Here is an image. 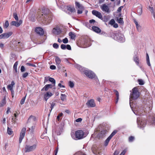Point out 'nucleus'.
I'll return each instance as SVG.
<instances>
[{
	"label": "nucleus",
	"mask_w": 155,
	"mask_h": 155,
	"mask_svg": "<svg viewBox=\"0 0 155 155\" xmlns=\"http://www.w3.org/2000/svg\"><path fill=\"white\" fill-rule=\"evenodd\" d=\"M115 22L114 20L113 19H112L110 21L109 24L111 25H113L115 23Z\"/></svg>",
	"instance_id": "3c124183"
},
{
	"label": "nucleus",
	"mask_w": 155,
	"mask_h": 155,
	"mask_svg": "<svg viewBox=\"0 0 155 155\" xmlns=\"http://www.w3.org/2000/svg\"><path fill=\"white\" fill-rule=\"evenodd\" d=\"M7 132L8 134L11 135L13 133V131H12V130L11 128L8 127Z\"/></svg>",
	"instance_id": "4c0bfd02"
},
{
	"label": "nucleus",
	"mask_w": 155,
	"mask_h": 155,
	"mask_svg": "<svg viewBox=\"0 0 155 155\" xmlns=\"http://www.w3.org/2000/svg\"><path fill=\"white\" fill-rule=\"evenodd\" d=\"M13 16L16 21H18V18L17 15L16 13H14L13 14Z\"/></svg>",
	"instance_id": "58836bf2"
},
{
	"label": "nucleus",
	"mask_w": 155,
	"mask_h": 155,
	"mask_svg": "<svg viewBox=\"0 0 155 155\" xmlns=\"http://www.w3.org/2000/svg\"><path fill=\"white\" fill-rule=\"evenodd\" d=\"M22 23V21L20 20L18 22L15 21H12L11 24V25L15 26L16 27H18L20 26Z\"/></svg>",
	"instance_id": "2eb2a0df"
},
{
	"label": "nucleus",
	"mask_w": 155,
	"mask_h": 155,
	"mask_svg": "<svg viewBox=\"0 0 155 155\" xmlns=\"http://www.w3.org/2000/svg\"><path fill=\"white\" fill-rule=\"evenodd\" d=\"M36 120V117L34 116H31L28 120V122H31L33 123V125L30 128H29L28 130L31 133H32L35 129V125L34 124Z\"/></svg>",
	"instance_id": "0eeeda50"
},
{
	"label": "nucleus",
	"mask_w": 155,
	"mask_h": 155,
	"mask_svg": "<svg viewBox=\"0 0 155 155\" xmlns=\"http://www.w3.org/2000/svg\"><path fill=\"white\" fill-rule=\"evenodd\" d=\"M117 131L116 130L114 131L111 134L109 137L110 138H111L112 137L115 135L117 133Z\"/></svg>",
	"instance_id": "a19ab883"
},
{
	"label": "nucleus",
	"mask_w": 155,
	"mask_h": 155,
	"mask_svg": "<svg viewBox=\"0 0 155 155\" xmlns=\"http://www.w3.org/2000/svg\"><path fill=\"white\" fill-rule=\"evenodd\" d=\"M137 123L138 127L142 129L145 127L146 122V120H139L137 118Z\"/></svg>",
	"instance_id": "1a4fd4ad"
},
{
	"label": "nucleus",
	"mask_w": 155,
	"mask_h": 155,
	"mask_svg": "<svg viewBox=\"0 0 155 155\" xmlns=\"http://www.w3.org/2000/svg\"><path fill=\"white\" fill-rule=\"evenodd\" d=\"M112 37L115 40L121 43L124 42L125 41L124 35L119 32H113Z\"/></svg>",
	"instance_id": "423d86ee"
},
{
	"label": "nucleus",
	"mask_w": 155,
	"mask_h": 155,
	"mask_svg": "<svg viewBox=\"0 0 155 155\" xmlns=\"http://www.w3.org/2000/svg\"><path fill=\"white\" fill-rule=\"evenodd\" d=\"M9 26V23L8 21H5V23L4 24L3 26L5 28H7Z\"/></svg>",
	"instance_id": "79ce46f5"
},
{
	"label": "nucleus",
	"mask_w": 155,
	"mask_h": 155,
	"mask_svg": "<svg viewBox=\"0 0 155 155\" xmlns=\"http://www.w3.org/2000/svg\"><path fill=\"white\" fill-rule=\"evenodd\" d=\"M114 92H115L116 94V95L117 97L116 101V103L117 104V103L118 100L119 99V94L118 92L116 90H114Z\"/></svg>",
	"instance_id": "c85d7f7f"
},
{
	"label": "nucleus",
	"mask_w": 155,
	"mask_h": 155,
	"mask_svg": "<svg viewBox=\"0 0 155 155\" xmlns=\"http://www.w3.org/2000/svg\"><path fill=\"white\" fill-rule=\"evenodd\" d=\"M25 97H26V96H25V97H23L21 99V102H20V104H24L25 101Z\"/></svg>",
	"instance_id": "c03bdc74"
},
{
	"label": "nucleus",
	"mask_w": 155,
	"mask_h": 155,
	"mask_svg": "<svg viewBox=\"0 0 155 155\" xmlns=\"http://www.w3.org/2000/svg\"><path fill=\"white\" fill-rule=\"evenodd\" d=\"M6 103V102L5 99H3L0 103V107H2L5 105Z\"/></svg>",
	"instance_id": "f704fd0d"
},
{
	"label": "nucleus",
	"mask_w": 155,
	"mask_h": 155,
	"mask_svg": "<svg viewBox=\"0 0 155 155\" xmlns=\"http://www.w3.org/2000/svg\"><path fill=\"white\" fill-rule=\"evenodd\" d=\"M18 65V62L17 61L13 65V69L15 71V73H17V66Z\"/></svg>",
	"instance_id": "cd10ccee"
},
{
	"label": "nucleus",
	"mask_w": 155,
	"mask_h": 155,
	"mask_svg": "<svg viewBox=\"0 0 155 155\" xmlns=\"http://www.w3.org/2000/svg\"><path fill=\"white\" fill-rule=\"evenodd\" d=\"M117 131L116 130L114 131L111 134L109 137L110 138H111L112 137L115 135L117 133Z\"/></svg>",
	"instance_id": "ea45409f"
},
{
	"label": "nucleus",
	"mask_w": 155,
	"mask_h": 155,
	"mask_svg": "<svg viewBox=\"0 0 155 155\" xmlns=\"http://www.w3.org/2000/svg\"><path fill=\"white\" fill-rule=\"evenodd\" d=\"M137 13L139 15H141L142 13V8H141L140 7L138 8L137 10Z\"/></svg>",
	"instance_id": "c756f323"
},
{
	"label": "nucleus",
	"mask_w": 155,
	"mask_h": 155,
	"mask_svg": "<svg viewBox=\"0 0 155 155\" xmlns=\"http://www.w3.org/2000/svg\"><path fill=\"white\" fill-rule=\"evenodd\" d=\"M126 152V150H124L120 154V155H124Z\"/></svg>",
	"instance_id": "0e129e2a"
},
{
	"label": "nucleus",
	"mask_w": 155,
	"mask_h": 155,
	"mask_svg": "<svg viewBox=\"0 0 155 155\" xmlns=\"http://www.w3.org/2000/svg\"><path fill=\"white\" fill-rule=\"evenodd\" d=\"M66 95L65 94H61V99L62 101H65L66 99Z\"/></svg>",
	"instance_id": "bb28decb"
},
{
	"label": "nucleus",
	"mask_w": 155,
	"mask_h": 155,
	"mask_svg": "<svg viewBox=\"0 0 155 155\" xmlns=\"http://www.w3.org/2000/svg\"><path fill=\"white\" fill-rule=\"evenodd\" d=\"M86 104L87 107H94L96 106L94 100L93 99L88 101L86 103Z\"/></svg>",
	"instance_id": "ddd939ff"
},
{
	"label": "nucleus",
	"mask_w": 155,
	"mask_h": 155,
	"mask_svg": "<svg viewBox=\"0 0 155 155\" xmlns=\"http://www.w3.org/2000/svg\"><path fill=\"white\" fill-rule=\"evenodd\" d=\"M55 105V103H54V102H52L51 104V107H50L51 109L50 110V113L51 112L53 108L54 107Z\"/></svg>",
	"instance_id": "e433bc0d"
},
{
	"label": "nucleus",
	"mask_w": 155,
	"mask_h": 155,
	"mask_svg": "<svg viewBox=\"0 0 155 155\" xmlns=\"http://www.w3.org/2000/svg\"><path fill=\"white\" fill-rule=\"evenodd\" d=\"M134 61L136 63V64L141 68V67L139 64V60L137 56L135 55L134 57Z\"/></svg>",
	"instance_id": "412c9836"
},
{
	"label": "nucleus",
	"mask_w": 155,
	"mask_h": 155,
	"mask_svg": "<svg viewBox=\"0 0 155 155\" xmlns=\"http://www.w3.org/2000/svg\"><path fill=\"white\" fill-rule=\"evenodd\" d=\"M81 9H79L78 10L77 13L78 14H81L82 13V10Z\"/></svg>",
	"instance_id": "052dcab7"
},
{
	"label": "nucleus",
	"mask_w": 155,
	"mask_h": 155,
	"mask_svg": "<svg viewBox=\"0 0 155 155\" xmlns=\"http://www.w3.org/2000/svg\"><path fill=\"white\" fill-rule=\"evenodd\" d=\"M75 4L76 7L78 8L83 9L84 8L83 6L81 5L78 2H75Z\"/></svg>",
	"instance_id": "393cba45"
},
{
	"label": "nucleus",
	"mask_w": 155,
	"mask_h": 155,
	"mask_svg": "<svg viewBox=\"0 0 155 155\" xmlns=\"http://www.w3.org/2000/svg\"><path fill=\"white\" fill-rule=\"evenodd\" d=\"M136 27L137 29L138 30V31H140V28H141V26L140 25H138V26L136 25Z\"/></svg>",
	"instance_id": "338daca9"
},
{
	"label": "nucleus",
	"mask_w": 155,
	"mask_h": 155,
	"mask_svg": "<svg viewBox=\"0 0 155 155\" xmlns=\"http://www.w3.org/2000/svg\"><path fill=\"white\" fill-rule=\"evenodd\" d=\"M66 48H67L68 50H71V48L70 45H66Z\"/></svg>",
	"instance_id": "5fc2aeb1"
},
{
	"label": "nucleus",
	"mask_w": 155,
	"mask_h": 155,
	"mask_svg": "<svg viewBox=\"0 0 155 155\" xmlns=\"http://www.w3.org/2000/svg\"><path fill=\"white\" fill-rule=\"evenodd\" d=\"M16 118H14V117H13L12 119V122L13 123L15 124L16 123Z\"/></svg>",
	"instance_id": "6e6d98bb"
},
{
	"label": "nucleus",
	"mask_w": 155,
	"mask_h": 155,
	"mask_svg": "<svg viewBox=\"0 0 155 155\" xmlns=\"http://www.w3.org/2000/svg\"><path fill=\"white\" fill-rule=\"evenodd\" d=\"M86 155L84 153L81 152H78V153L76 154V155Z\"/></svg>",
	"instance_id": "774afa93"
},
{
	"label": "nucleus",
	"mask_w": 155,
	"mask_h": 155,
	"mask_svg": "<svg viewBox=\"0 0 155 155\" xmlns=\"http://www.w3.org/2000/svg\"><path fill=\"white\" fill-rule=\"evenodd\" d=\"M12 32L11 31L3 33L0 35V39L7 38L10 37L12 35Z\"/></svg>",
	"instance_id": "9b49d317"
},
{
	"label": "nucleus",
	"mask_w": 155,
	"mask_h": 155,
	"mask_svg": "<svg viewBox=\"0 0 155 155\" xmlns=\"http://www.w3.org/2000/svg\"><path fill=\"white\" fill-rule=\"evenodd\" d=\"M92 30L94 31V32L97 33H100L101 32V30L98 27H97L95 26H93L92 27Z\"/></svg>",
	"instance_id": "6ab92c4d"
},
{
	"label": "nucleus",
	"mask_w": 155,
	"mask_h": 155,
	"mask_svg": "<svg viewBox=\"0 0 155 155\" xmlns=\"http://www.w3.org/2000/svg\"><path fill=\"white\" fill-rule=\"evenodd\" d=\"M134 140V137L133 136H130L129 138V141L131 142Z\"/></svg>",
	"instance_id": "8fccbe9b"
},
{
	"label": "nucleus",
	"mask_w": 155,
	"mask_h": 155,
	"mask_svg": "<svg viewBox=\"0 0 155 155\" xmlns=\"http://www.w3.org/2000/svg\"><path fill=\"white\" fill-rule=\"evenodd\" d=\"M62 0H58V1L57 0H56V3L57 5L58 6L59 4H60L61 5H63V2H62Z\"/></svg>",
	"instance_id": "37998d69"
},
{
	"label": "nucleus",
	"mask_w": 155,
	"mask_h": 155,
	"mask_svg": "<svg viewBox=\"0 0 155 155\" xmlns=\"http://www.w3.org/2000/svg\"><path fill=\"white\" fill-rule=\"evenodd\" d=\"M82 120V119L81 118H78L76 120V121L77 122H81Z\"/></svg>",
	"instance_id": "69168bd1"
},
{
	"label": "nucleus",
	"mask_w": 155,
	"mask_h": 155,
	"mask_svg": "<svg viewBox=\"0 0 155 155\" xmlns=\"http://www.w3.org/2000/svg\"><path fill=\"white\" fill-rule=\"evenodd\" d=\"M68 85L71 88H73L74 86V84L73 81H70L68 82Z\"/></svg>",
	"instance_id": "72a5a7b5"
},
{
	"label": "nucleus",
	"mask_w": 155,
	"mask_h": 155,
	"mask_svg": "<svg viewBox=\"0 0 155 155\" xmlns=\"http://www.w3.org/2000/svg\"><path fill=\"white\" fill-rule=\"evenodd\" d=\"M138 82H139V84L140 85H143L144 84V82L143 80L141 79H139L138 80Z\"/></svg>",
	"instance_id": "49530a36"
},
{
	"label": "nucleus",
	"mask_w": 155,
	"mask_h": 155,
	"mask_svg": "<svg viewBox=\"0 0 155 155\" xmlns=\"http://www.w3.org/2000/svg\"><path fill=\"white\" fill-rule=\"evenodd\" d=\"M49 81L50 82L52 83V84H54V85H55V80L54 78L49 77Z\"/></svg>",
	"instance_id": "2f4dec72"
},
{
	"label": "nucleus",
	"mask_w": 155,
	"mask_h": 155,
	"mask_svg": "<svg viewBox=\"0 0 155 155\" xmlns=\"http://www.w3.org/2000/svg\"><path fill=\"white\" fill-rule=\"evenodd\" d=\"M26 129L25 127L23 128L21 131L19 139V143H21L24 138L25 135Z\"/></svg>",
	"instance_id": "f8f14e48"
},
{
	"label": "nucleus",
	"mask_w": 155,
	"mask_h": 155,
	"mask_svg": "<svg viewBox=\"0 0 155 155\" xmlns=\"http://www.w3.org/2000/svg\"><path fill=\"white\" fill-rule=\"evenodd\" d=\"M92 13L98 18L100 19H102V15L100 12L96 10H93L92 11Z\"/></svg>",
	"instance_id": "4468645a"
},
{
	"label": "nucleus",
	"mask_w": 155,
	"mask_h": 155,
	"mask_svg": "<svg viewBox=\"0 0 155 155\" xmlns=\"http://www.w3.org/2000/svg\"><path fill=\"white\" fill-rule=\"evenodd\" d=\"M36 32L38 34L41 35H43L44 34V31L43 29L40 27L37 28L35 30Z\"/></svg>",
	"instance_id": "f3484780"
},
{
	"label": "nucleus",
	"mask_w": 155,
	"mask_h": 155,
	"mask_svg": "<svg viewBox=\"0 0 155 155\" xmlns=\"http://www.w3.org/2000/svg\"><path fill=\"white\" fill-rule=\"evenodd\" d=\"M42 14L38 15V18L39 20L43 22L45 25H48L50 23L52 19V15L48 9L44 8L42 9Z\"/></svg>",
	"instance_id": "f257e3e1"
},
{
	"label": "nucleus",
	"mask_w": 155,
	"mask_h": 155,
	"mask_svg": "<svg viewBox=\"0 0 155 155\" xmlns=\"http://www.w3.org/2000/svg\"><path fill=\"white\" fill-rule=\"evenodd\" d=\"M75 67L78 69L82 73L85 74L89 78L92 79L94 78L95 75V74L92 71L83 67L79 65H76Z\"/></svg>",
	"instance_id": "7ed1b4c3"
},
{
	"label": "nucleus",
	"mask_w": 155,
	"mask_h": 155,
	"mask_svg": "<svg viewBox=\"0 0 155 155\" xmlns=\"http://www.w3.org/2000/svg\"><path fill=\"white\" fill-rule=\"evenodd\" d=\"M69 35L72 39H74L76 37L75 33L72 32L69 33Z\"/></svg>",
	"instance_id": "5701e85b"
},
{
	"label": "nucleus",
	"mask_w": 155,
	"mask_h": 155,
	"mask_svg": "<svg viewBox=\"0 0 155 155\" xmlns=\"http://www.w3.org/2000/svg\"><path fill=\"white\" fill-rule=\"evenodd\" d=\"M61 48L63 50H65L66 49V45L64 44H62L61 46Z\"/></svg>",
	"instance_id": "09e8293b"
},
{
	"label": "nucleus",
	"mask_w": 155,
	"mask_h": 155,
	"mask_svg": "<svg viewBox=\"0 0 155 155\" xmlns=\"http://www.w3.org/2000/svg\"><path fill=\"white\" fill-rule=\"evenodd\" d=\"M100 8L101 10L106 13H109L110 12V10L108 6L106 4H103L100 6Z\"/></svg>",
	"instance_id": "9d476101"
},
{
	"label": "nucleus",
	"mask_w": 155,
	"mask_h": 155,
	"mask_svg": "<svg viewBox=\"0 0 155 155\" xmlns=\"http://www.w3.org/2000/svg\"><path fill=\"white\" fill-rule=\"evenodd\" d=\"M28 73H27V72H26V73H24L23 74L22 77L23 78H25L28 76Z\"/></svg>",
	"instance_id": "864d4df0"
},
{
	"label": "nucleus",
	"mask_w": 155,
	"mask_h": 155,
	"mask_svg": "<svg viewBox=\"0 0 155 155\" xmlns=\"http://www.w3.org/2000/svg\"><path fill=\"white\" fill-rule=\"evenodd\" d=\"M34 143L33 144H26L25 147L24 151L25 153L32 152L35 151L37 149L38 143L37 140L35 139H33Z\"/></svg>",
	"instance_id": "20e7f679"
},
{
	"label": "nucleus",
	"mask_w": 155,
	"mask_h": 155,
	"mask_svg": "<svg viewBox=\"0 0 155 155\" xmlns=\"http://www.w3.org/2000/svg\"><path fill=\"white\" fill-rule=\"evenodd\" d=\"M106 133L105 130H103L98 133L97 137L99 138L103 137L105 136Z\"/></svg>",
	"instance_id": "a211bd4d"
},
{
	"label": "nucleus",
	"mask_w": 155,
	"mask_h": 155,
	"mask_svg": "<svg viewBox=\"0 0 155 155\" xmlns=\"http://www.w3.org/2000/svg\"><path fill=\"white\" fill-rule=\"evenodd\" d=\"M95 21L94 19H91L89 20V23L91 24H94V22H95Z\"/></svg>",
	"instance_id": "680f3d73"
},
{
	"label": "nucleus",
	"mask_w": 155,
	"mask_h": 155,
	"mask_svg": "<svg viewBox=\"0 0 155 155\" xmlns=\"http://www.w3.org/2000/svg\"><path fill=\"white\" fill-rule=\"evenodd\" d=\"M25 68L23 66H22L21 68V72H23L25 71Z\"/></svg>",
	"instance_id": "13d9d810"
},
{
	"label": "nucleus",
	"mask_w": 155,
	"mask_h": 155,
	"mask_svg": "<svg viewBox=\"0 0 155 155\" xmlns=\"http://www.w3.org/2000/svg\"><path fill=\"white\" fill-rule=\"evenodd\" d=\"M52 88V85L51 84H48L46 85L45 87H43L41 91H43L45 90V91H47L48 90V89L49 88Z\"/></svg>",
	"instance_id": "aec40b11"
},
{
	"label": "nucleus",
	"mask_w": 155,
	"mask_h": 155,
	"mask_svg": "<svg viewBox=\"0 0 155 155\" xmlns=\"http://www.w3.org/2000/svg\"><path fill=\"white\" fill-rule=\"evenodd\" d=\"M87 133H85L82 130H78L75 132V136L74 134H71V136L73 139L77 140L84 138L87 136Z\"/></svg>",
	"instance_id": "39448f33"
},
{
	"label": "nucleus",
	"mask_w": 155,
	"mask_h": 155,
	"mask_svg": "<svg viewBox=\"0 0 155 155\" xmlns=\"http://www.w3.org/2000/svg\"><path fill=\"white\" fill-rule=\"evenodd\" d=\"M119 153V151L118 150H116L114 152V155H118Z\"/></svg>",
	"instance_id": "e2e57ef3"
},
{
	"label": "nucleus",
	"mask_w": 155,
	"mask_h": 155,
	"mask_svg": "<svg viewBox=\"0 0 155 155\" xmlns=\"http://www.w3.org/2000/svg\"><path fill=\"white\" fill-rule=\"evenodd\" d=\"M123 6H120L118 8L117 10V12H121L122 8H123Z\"/></svg>",
	"instance_id": "bf43d9fd"
},
{
	"label": "nucleus",
	"mask_w": 155,
	"mask_h": 155,
	"mask_svg": "<svg viewBox=\"0 0 155 155\" xmlns=\"http://www.w3.org/2000/svg\"><path fill=\"white\" fill-rule=\"evenodd\" d=\"M63 115V114L62 113H61L59 114V115L57 116V119L58 120H59L60 117H61Z\"/></svg>",
	"instance_id": "603ef678"
},
{
	"label": "nucleus",
	"mask_w": 155,
	"mask_h": 155,
	"mask_svg": "<svg viewBox=\"0 0 155 155\" xmlns=\"http://www.w3.org/2000/svg\"><path fill=\"white\" fill-rule=\"evenodd\" d=\"M59 29L57 27L54 28L52 30V32L54 34H57L58 32Z\"/></svg>",
	"instance_id": "7c9ffc66"
},
{
	"label": "nucleus",
	"mask_w": 155,
	"mask_h": 155,
	"mask_svg": "<svg viewBox=\"0 0 155 155\" xmlns=\"http://www.w3.org/2000/svg\"><path fill=\"white\" fill-rule=\"evenodd\" d=\"M53 46L54 48L57 49L58 48L59 45L57 44L54 43L53 45Z\"/></svg>",
	"instance_id": "de8ad7c7"
},
{
	"label": "nucleus",
	"mask_w": 155,
	"mask_h": 155,
	"mask_svg": "<svg viewBox=\"0 0 155 155\" xmlns=\"http://www.w3.org/2000/svg\"><path fill=\"white\" fill-rule=\"evenodd\" d=\"M53 95V94L49 91H48L46 94H45L44 95V98L45 101H47L48 99L52 96Z\"/></svg>",
	"instance_id": "dca6fc26"
},
{
	"label": "nucleus",
	"mask_w": 155,
	"mask_h": 155,
	"mask_svg": "<svg viewBox=\"0 0 155 155\" xmlns=\"http://www.w3.org/2000/svg\"><path fill=\"white\" fill-rule=\"evenodd\" d=\"M117 21L118 23L121 24H123L124 23L123 18H117Z\"/></svg>",
	"instance_id": "473e14b6"
},
{
	"label": "nucleus",
	"mask_w": 155,
	"mask_h": 155,
	"mask_svg": "<svg viewBox=\"0 0 155 155\" xmlns=\"http://www.w3.org/2000/svg\"><path fill=\"white\" fill-rule=\"evenodd\" d=\"M62 41L64 43L66 44L68 42V41L67 38H65L64 39H63Z\"/></svg>",
	"instance_id": "a18cd8bd"
},
{
	"label": "nucleus",
	"mask_w": 155,
	"mask_h": 155,
	"mask_svg": "<svg viewBox=\"0 0 155 155\" xmlns=\"http://www.w3.org/2000/svg\"><path fill=\"white\" fill-rule=\"evenodd\" d=\"M55 60L57 65H59L61 62V60L60 58L57 56L55 58Z\"/></svg>",
	"instance_id": "b1692460"
},
{
	"label": "nucleus",
	"mask_w": 155,
	"mask_h": 155,
	"mask_svg": "<svg viewBox=\"0 0 155 155\" xmlns=\"http://www.w3.org/2000/svg\"><path fill=\"white\" fill-rule=\"evenodd\" d=\"M50 68L52 70H54L56 69V67L54 65H51L50 66Z\"/></svg>",
	"instance_id": "4d7b16f0"
},
{
	"label": "nucleus",
	"mask_w": 155,
	"mask_h": 155,
	"mask_svg": "<svg viewBox=\"0 0 155 155\" xmlns=\"http://www.w3.org/2000/svg\"><path fill=\"white\" fill-rule=\"evenodd\" d=\"M111 139L109 137L107 139L105 142V145L106 146L107 145Z\"/></svg>",
	"instance_id": "c9c22d12"
},
{
	"label": "nucleus",
	"mask_w": 155,
	"mask_h": 155,
	"mask_svg": "<svg viewBox=\"0 0 155 155\" xmlns=\"http://www.w3.org/2000/svg\"><path fill=\"white\" fill-rule=\"evenodd\" d=\"M15 84V83L13 81L11 82V84L8 85L7 86V88L9 89L12 92L13 91V86Z\"/></svg>",
	"instance_id": "4be33fe9"
},
{
	"label": "nucleus",
	"mask_w": 155,
	"mask_h": 155,
	"mask_svg": "<svg viewBox=\"0 0 155 155\" xmlns=\"http://www.w3.org/2000/svg\"><path fill=\"white\" fill-rule=\"evenodd\" d=\"M67 9L69 11L71 12H74L75 9L74 7H72L69 6L67 7Z\"/></svg>",
	"instance_id": "a878e982"
},
{
	"label": "nucleus",
	"mask_w": 155,
	"mask_h": 155,
	"mask_svg": "<svg viewBox=\"0 0 155 155\" xmlns=\"http://www.w3.org/2000/svg\"><path fill=\"white\" fill-rule=\"evenodd\" d=\"M132 92L131 93L130 97V99L135 100L137 99L139 96L140 94L137 88L135 87L132 90Z\"/></svg>",
	"instance_id": "6e6552de"
},
{
	"label": "nucleus",
	"mask_w": 155,
	"mask_h": 155,
	"mask_svg": "<svg viewBox=\"0 0 155 155\" xmlns=\"http://www.w3.org/2000/svg\"><path fill=\"white\" fill-rule=\"evenodd\" d=\"M131 99L130 101V104L131 108L133 111L134 114L137 115H143L145 112V111L147 110L146 108L145 107V106L144 107L143 106H138L137 105L135 106L134 108V107H132V104H131Z\"/></svg>",
	"instance_id": "f03ea898"
}]
</instances>
